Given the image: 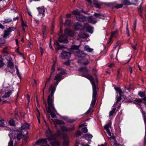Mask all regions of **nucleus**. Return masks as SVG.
I'll use <instances>...</instances> for the list:
<instances>
[{
  "label": "nucleus",
  "instance_id": "obj_1",
  "mask_svg": "<svg viewBox=\"0 0 146 146\" xmlns=\"http://www.w3.org/2000/svg\"><path fill=\"white\" fill-rule=\"evenodd\" d=\"M62 79V75H60V74H57L54 78V80H56V81L54 83V86H53L52 85L50 86L51 88L50 94L48 96L47 99L48 110H55L53 104V95L57 86Z\"/></svg>",
  "mask_w": 146,
  "mask_h": 146
},
{
  "label": "nucleus",
  "instance_id": "obj_2",
  "mask_svg": "<svg viewBox=\"0 0 146 146\" xmlns=\"http://www.w3.org/2000/svg\"><path fill=\"white\" fill-rule=\"evenodd\" d=\"M81 76L85 77L88 79L91 82L92 85L93 89L92 99L91 104L90 106L89 110H92L94 108V107L96 100V98L98 96L97 93L99 90V88L97 85H96L94 82L93 78L91 76L86 74H82Z\"/></svg>",
  "mask_w": 146,
  "mask_h": 146
},
{
  "label": "nucleus",
  "instance_id": "obj_3",
  "mask_svg": "<svg viewBox=\"0 0 146 146\" xmlns=\"http://www.w3.org/2000/svg\"><path fill=\"white\" fill-rule=\"evenodd\" d=\"M45 134L46 139H42L37 141L35 143L36 145H38L40 146H49L47 144L46 139L49 141H54L57 136V134L51 132L49 128L46 131Z\"/></svg>",
  "mask_w": 146,
  "mask_h": 146
},
{
  "label": "nucleus",
  "instance_id": "obj_4",
  "mask_svg": "<svg viewBox=\"0 0 146 146\" xmlns=\"http://www.w3.org/2000/svg\"><path fill=\"white\" fill-rule=\"evenodd\" d=\"M71 54L70 52L63 51L61 53L60 56L62 59H68L70 57Z\"/></svg>",
  "mask_w": 146,
  "mask_h": 146
},
{
  "label": "nucleus",
  "instance_id": "obj_5",
  "mask_svg": "<svg viewBox=\"0 0 146 146\" xmlns=\"http://www.w3.org/2000/svg\"><path fill=\"white\" fill-rule=\"evenodd\" d=\"M58 41L59 42L64 43H66L68 42L67 37L64 35L60 36L58 39Z\"/></svg>",
  "mask_w": 146,
  "mask_h": 146
},
{
  "label": "nucleus",
  "instance_id": "obj_6",
  "mask_svg": "<svg viewBox=\"0 0 146 146\" xmlns=\"http://www.w3.org/2000/svg\"><path fill=\"white\" fill-rule=\"evenodd\" d=\"M64 35L68 37V36H73L74 33V32L69 29H66L64 31Z\"/></svg>",
  "mask_w": 146,
  "mask_h": 146
},
{
  "label": "nucleus",
  "instance_id": "obj_7",
  "mask_svg": "<svg viewBox=\"0 0 146 146\" xmlns=\"http://www.w3.org/2000/svg\"><path fill=\"white\" fill-rule=\"evenodd\" d=\"M62 137L64 140L63 146H68L69 143L68 136L67 135H63Z\"/></svg>",
  "mask_w": 146,
  "mask_h": 146
},
{
  "label": "nucleus",
  "instance_id": "obj_8",
  "mask_svg": "<svg viewBox=\"0 0 146 146\" xmlns=\"http://www.w3.org/2000/svg\"><path fill=\"white\" fill-rule=\"evenodd\" d=\"M84 27L87 31L91 33H93V28L89 25L87 23L85 24Z\"/></svg>",
  "mask_w": 146,
  "mask_h": 146
},
{
  "label": "nucleus",
  "instance_id": "obj_9",
  "mask_svg": "<svg viewBox=\"0 0 146 146\" xmlns=\"http://www.w3.org/2000/svg\"><path fill=\"white\" fill-rule=\"evenodd\" d=\"M60 128L63 131H68L73 130L75 129L74 125H72L70 127H68L63 126H62Z\"/></svg>",
  "mask_w": 146,
  "mask_h": 146
},
{
  "label": "nucleus",
  "instance_id": "obj_10",
  "mask_svg": "<svg viewBox=\"0 0 146 146\" xmlns=\"http://www.w3.org/2000/svg\"><path fill=\"white\" fill-rule=\"evenodd\" d=\"M110 124L108 123L104 126V128L106 130L107 134L111 137L112 136L111 133L109 129V128L110 127Z\"/></svg>",
  "mask_w": 146,
  "mask_h": 146
},
{
  "label": "nucleus",
  "instance_id": "obj_11",
  "mask_svg": "<svg viewBox=\"0 0 146 146\" xmlns=\"http://www.w3.org/2000/svg\"><path fill=\"white\" fill-rule=\"evenodd\" d=\"M26 133H23L22 131H20L18 133L17 137L16 138L18 140H20L23 137L25 136L27 134V131H25Z\"/></svg>",
  "mask_w": 146,
  "mask_h": 146
},
{
  "label": "nucleus",
  "instance_id": "obj_12",
  "mask_svg": "<svg viewBox=\"0 0 146 146\" xmlns=\"http://www.w3.org/2000/svg\"><path fill=\"white\" fill-rule=\"evenodd\" d=\"M76 17L77 20L80 21L84 22L86 21V17L82 15H77Z\"/></svg>",
  "mask_w": 146,
  "mask_h": 146
},
{
  "label": "nucleus",
  "instance_id": "obj_13",
  "mask_svg": "<svg viewBox=\"0 0 146 146\" xmlns=\"http://www.w3.org/2000/svg\"><path fill=\"white\" fill-rule=\"evenodd\" d=\"M37 9L39 14H42L43 16L44 15L45 11L44 7L41 6V7H38L37 8Z\"/></svg>",
  "mask_w": 146,
  "mask_h": 146
},
{
  "label": "nucleus",
  "instance_id": "obj_14",
  "mask_svg": "<svg viewBox=\"0 0 146 146\" xmlns=\"http://www.w3.org/2000/svg\"><path fill=\"white\" fill-rule=\"evenodd\" d=\"M123 3L125 5H135L137 3H135V1L134 2H130L129 0H123Z\"/></svg>",
  "mask_w": 146,
  "mask_h": 146
},
{
  "label": "nucleus",
  "instance_id": "obj_15",
  "mask_svg": "<svg viewBox=\"0 0 146 146\" xmlns=\"http://www.w3.org/2000/svg\"><path fill=\"white\" fill-rule=\"evenodd\" d=\"M118 33V30H116L114 32H112L111 33V35L110 38V39L109 42H111V39L112 38V37H115L117 35Z\"/></svg>",
  "mask_w": 146,
  "mask_h": 146
},
{
  "label": "nucleus",
  "instance_id": "obj_16",
  "mask_svg": "<svg viewBox=\"0 0 146 146\" xmlns=\"http://www.w3.org/2000/svg\"><path fill=\"white\" fill-rule=\"evenodd\" d=\"M94 16L96 18H99L100 19H104L105 18V17L104 15L102 14L97 13H95Z\"/></svg>",
  "mask_w": 146,
  "mask_h": 146
},
{
  "label": "nucleus",
  "instance_id": "obj_17",
  "mask_svg": "<svg viewBox=\"0 0 146 146\" xmlns=\"http://www.w3.org/2000/svg\"><path fill=\"white\" fill-rule=\"evenodd\" d=\"M30 126L27 123H24L22 124L21 126V130H26L29 129Z\"/></svg>",
  "mask_w": 146,
  "mask_h": 146
},
{
  "label": "nucleus",
  "instance_id": "obj_18",
  "mask_svg": "<svg viewBox=\"0 0 146 146\" xmlns=\"http://www.w3.org/2000/svg\"><path fill=\"white\" fill-rule=\"evenodd\" d=\"M88 21L89 23L93 24H95L97 22L96 20L92 17H89L88 18Z\"/></svg>",
  "mask_w": 146,
  "mask_h": 146
},
{
  "label": "nucleus",
  "instance_id": "obj_19",
  "mask_svg": "<svg viewBox=\"0 0 146 146\" xmlns=\"http://www.w3.org/2000/svg\"><path fill=\"white\" fill-rule=\"evenodd\" d=\"M21 26L23 28V31L24 32L25 31V28H26L27 27V25L26 22L23 21L22 18H21Z\"/></svg>",
  "mask_w": 146,
  "mask_h": 146
},
{
  "label": "nucleus",
  "instance_id": "obj_20",
  "mask_svg": "<svg viewBox=\"0 0 146 146\" xmlns=\"http://www.w3.org/2000/svg\"><path fill=\"white\" fill-rule=\"evenodd\" d=\"M143 102V100L141 99L136 98L134 100L133 103L139 105L141 103Z\"/></svg>",
  "mask_w": 146,
  "mask_h": 146
},
{
  "label": "nucleus",
  "instance_id": "obj_21",
  "mask_svg": "<svg viewBox=\"0 0 146 146\" xmlns=\"http://www.w3.org/2000/svg\"><path fill=\"white\" fill-rule=\"evenodd\" d=\"M79 70L83 73H86L88 72V70L86 67H83L81 68Z\"/></svg>",
  "mask_w": 146,
  "mask_h": 146
},
{
  "label": "nucleus",
  "instance_id": "obj_22",
  "mask_svg": "<svg viewBox=\"0 0 146 146\" xmlns=\"http://www.w3.org/2000/svg\"><path fill=\"white\" fill-rule=\"evenodd\" d=\"M83 137L86 140H90L92 137L93 136L91 134H85Z\"/></svg>",
  "mask_w": 146,
  "mask_h": 146
},
{
  "label": "nucleus",
  "instance_id": "obj_23",
  "mask_svg": "<svg viewBox=\"0 0 146 146\" xmlns=\"http://www.w3.org/2000/svg\"><path fill=\"white\" fill-rule=\"evenodd\" d=\"M120 104L116 102L114 105L115 107L113 108V110H118L120 107Z\"/></svg>",
  "mask_w": 146,
  "mask_h": 146
},
{
  "label": "nucleus",
  "instance_id": "obj_24",
  "mask_svg": "<svg viewBox=\"0 0 146 146\" xmlns=\"http://www.w3.org/2000/svg\"><path fill=\"white\" fill-rule=\"evenodd\" d=\"M138 11L141 17H142L143 15L142 14L143 7H142L141 5H140L139 8H138Z\"/></svg>",
  "mask_w": 146,
  "mask_h": 146
},
{
  "label": "nucleus",
  "instance_id": "obj_25",
  "mask_svg": "<svg viewBox=\"0 0 146 146\" xmlns=\"http://www.w3.org/2000/svg\"><path fill=\"white\" fill-rule=\"evenodd\" d=\"M8 67L11 69H13L14 68V64L12 61L8 62Z\"/></svg>",
  "mask_w": 146,
  "mask_h": 146
},
{
  "label": "nucleus",
  "instance_id": "obj_26",
  "mask_svg": "<svg viewBox=\"0 0 146 146\" xmlns=\"http://www.w3.org/2000/svg\"><path fill=\"white\" fill-rule=\"evenodd\" d=\"M55 110H53V111H51L52 110H48L47 112L50 113V115L53 118L55 117L56 116V115L55 113Z\"/></svg>",
  "mask_w": 146,
  "mask_h": 146
},
{
  "label": "nucleus",
  "instance_id": "obj_27",
  "mask_svg": "<svg viewBox=\"0 0 146 146\" xmlns=\"http://www.w3.org/2000/svg\"><path fill=\"white\" fill-rule=\"evenodd\" d=\"M84 50L89 52H92L93 50V49L90 48L87 45H86L84 48Z\"/></svg>",
  "mask_w": 146,
  "mask_h": 146
},
{
  "label": "nucleus",
  "instance_id": "obj_28",
  "mask_svg": "<svg viewBox=\"0 0 146 146\" xmlns=\"http://www.w3.org/2000/svg\"><path fill=\"white\" fill-rule=\"evenodd\" d=\"M93 4L96 7L98 8H100L101 5H102L101 3H99L98 1H94Z\"/></svg>",
  "mask_w": 146,
  "mask_h": 146
},
{
  "label": "nucleus",
  "instance_id": "obj_29",
  "mask_svg": "<svg viewBox=\"0 0 146 146\" xmlns=\"http://www.w3.org/2000/svg\"><path fill=\"white\" fill-rule=\"evenodd\" d=\"M50 144L52 146H59L60 144V142L55 141L54 142H50Z\"/></svg>",
  "mask_w": 146,
  "mask_h": 146
},
{
  "label": "nucleus",
  "instance_id": "obj_30",
  "mask_svg": "<svg viewBox=\"0 0 146 146\" xmlns=\"http://www.w3.org/2000/svg\"><path fill=\"white\" fill-rule=\"evenodd\" d=\"M87 36V34L84 33H80L78 35V37L80 38H84Z\"/></svg>",
  "mask_w": 146,
  "mask_h": 146
},
{
  "label": "nucleus",
  "instance_id": "obj_31",
  "mask_svg": "<svg viewBox=\"0 0 146 146\" xmlns=\"http://www.w3.org/2000/svg\"><path fill=\"white\" fill-rule=\"evenodd\" d=\"M52 76V75H50L49 78L46 79L45 88L46 87V86H48V85H47L49 83L50 81L51 80Z\"/></svg>",
  "mask_w": 146,
  "mask_h": 146
},
{
  "label": "nucleus",
  "instance_id": "obj_32",
  "mask_svg": "<svg viewBox=\"0 0 146 146\" xmlns=\"http://www.w3.org/2000/svg\"><path fill=\"white\" fill-rule=\"evenodd\" d=\"M12 91H11L7 92V93H5V94L2 97V98H4L9 97Z\"/></svg>",
  "mask_w": 146,
  "mask_h": 146
},
{
  "label": "nucleus",
  "instance_id": "obj_33",
  "mask_svg": "<svg viewBox=\"0 0 146 146\" xmlns=\"http://www.w3.org/2000/svg\"><path fill=\"white\" fill-rule=\"evenodd\" d=\"M55 122L58 125L65 124V123L63 121L58 119H56Z\"/></svg>",
  "mask_w": 146,
  "mask_h": 146
},
{
  "label": "nucleus",
  "instance_id": "obj_34",
  "mask_svg": "<svg viewBox=\"0 0 146 146\" xmlns=\"http://www.w3.org/2000/svg\"><path fill=\"white\" fill-rule=\"evenodd\" d=\"M115 90L119 93V95H121L123 94L121 90L119 87L115 88Z\"/></svg>",
  "mask_w": 146,
  "mask_h": 146
},
{
  "label": "nucleus",
  "instance_id": "obj_35",
  "mask_svg": "<svg viewBox=\"0 0 146 146\" xmlns=\"http://www.w3.org/2000/svg\"><path fill=\"white\" fill-rule=\"evenodd\" d=\"M142 114L143 115L144 122L145 125V128L146 131V113L143 110Z\"/></svg>",
  "mask_w": 146,
  "mask_h": 146
},
{
  "label": "nucleus",
  "instance_id": "obj_36",
  "mask_svg": "<svg viewBox=\"0 0 146 146\" xmlns=\"http://www.w3.org/2000/svg\"><path fill=\"white\" fill-rule=\"evenodd\" d=\"M138 94L141 98L144 97L145 96V92L140 91L138 93Z\"/></svg>",
  "mask_w": 146,
  "mask_h": 146
},
{
  "label": "nucleus",
  "instance_id": "obj_37",
  "mask_svg": "<svg viewBox=\"0 0 146 146\" xmlns=\"http://www.w3.org/2000/svg\"><path fill=\"white\" fill-rule=\"evenodd\" d=\"M71 49L74 50H77L79 49V46L76 45H71Z\"/></svg>",
  "mask_w": 146,
  "mask_h": 146
},
{
  "label": "nucleus",
  "instance_id": "obj_38",
  "mask_svg": "<svg viewBox=\"0 0 146 146\" xmlns=\"http://www.w3.org/2000/svg\"><path fill=\"white\" fill-rule=\"evenodd\" d=\"M10 31H9L8 29L7 31H5V33L4 34L3 36L4 38L6 37L7 36L9 35L10 34Z\"/></svg>",
  "mask_w": 146,
  "mask_h": 146
},
{
  "label": "nucleus",
  "instance_id": "obj_39",
  "mask_svg": "<svg viewBox=\"0 0 146 146\" xmlns=\"http://www.w3.org/2000/svg\"><path fill=\"white\" fill-rule=\"evenodd\" d=\"M115 110H111L110 112L109 116H113L115 115L116 112L115 111Z\"/></svg>",
  "mask_w": 146,
  "mask_h": 146
},
{
  "label": "nucleus",
  "instance_id": "obj_40",
  "mask_svg": "<svg viewBox=\"0 0 146 146\" xmlns=\"http://www.w3.org/2000/svg\"><path fill=\"white\" fill-rule=\"evenodd\" d=\"M5 58L6 60L8 62L13 61L12 58L11 57L7 55L5 57Z\"/></svg>",
  "mask_w": 146,
  "mask_h": 146
},
{
  "label": "nucleus",
  "instance_id": "obj_41",
  "mask_svg": "<svg viewBox=\"0 0 146 146\" xmlns=\"http://www.w3.org/2000/svg\"><path fill=\"white\" fill-rule=\"evenodd\" d=\"M123 5L122 4H116L114 7L116 9H119L121 8L123 6Z\"/></svg>",
  "mask_w": 146,
  "mask_h": 146
},
{
  "label": "nucleus",
  "instance_id": "obj_42",
  "mask_svg": "<svg viewBox=\"0 0 146 146\" xmlns=\"http://www.w3.org/2000/svg\"><path fill=\"white\" fill-rule=\"evenodd\" d=\"M66 74V70L64 69H62L58 74H60V75H62H62H65Z\"/></svg>",
  "mask_w": 146,
  "mask_h": 146
},
{
  "label": "nucleus",
  "instance_id": "obj_43",
  "mask_svg": "<svg viewBox=\"0 0 146 146\" xmlns=\"http://www.w3.org/2000/svg\"><path fill=\"white\" fill-rule=\"evenodd\" d=\"M128 22L127 21L126 25V34L128 36H129L130 35L129 33V31L128 28Z\"/></svg>",
  "mask_w": 146,
  "mask_h": 146
},
{
  "label": "nucleus",
  "instance_id": "obj_44",
  "mask_svg": "<svg viewBox=\"0 0 146 146\" xmlns=\"http://www.w3.org/2000/svg\"><path fill=\"white\" fill-rule=\"evenodd\" d=\"M73 14L74 15H79L80 14V12H79L78 10L73 11H72Z\"/></svg>",
  "mask_w": 146,
  "mask_h": 146
},
{
  "label": "nucleus",
  "instance_id": "obj_45",
  "mask_svg": "<svg viewBox=\"0 0 146 146\" xmlns=\"http://www.w3.org/2000/svg\"><path fill=\"white\" fill-rule=\"evenodd\" d=\"M70 20L67 19L66 20L65 23L64 24L65 26H69L70 25Z\"/></svg>",
  "mask_w": 146,
  "mask_h": 146
},
{
  "label": "nucleus",
  "instance_id": "obj_46",
  "mask_svg": "<svg viewBox=\"0 0 146 146\" xmlns=\"http://www.w3.org/2000/svg\"><path fill=\"white\" fill-rule=\"evenodd\" d=\"M83 60H86L85 62H82V63L84 64V65L86 66L89 64V62L87 60H86V59L85 58H83Z\"/></svg>",
  "mask_w": 146,
  "mask_h": 146
},
{
  "label": "nucleus",
  "instance_id": "obj_47",
  "mask_svg": "<svg viewBox=\"0 0 146 146\" xmlns=\"http://www.w3.org/2000/svg\"><path fill=\"white\" fill-rule=\"evenodd\" d=\"M10 125L12 126H14L15 125V123L14 120L13 119L10 120L9 122Z\"/></svg>",
  "mask_w": 146,
  "mask_h": 146
},
{
  "label": "nucleus",
  "instance_id": "obj_48",
  "mask_svg": "<svg viewBox=\"0 0 146 146\" xmlns=\"http://www.w3.org/2000/svg\"><path fill=\"white\" fill-rule=\"evenodd\" d=\"M83 54V53L82 52L80 51L77 53V55L78 57H82V55Z\"/></svg>",
  "mask_w": 146,
  "mask_h": 146
},
{
  "label": "nucleus",
  "instance_id": "obj_49",
  "mask_svg": "<svg viewBox=\"0 0 146 146\" xmlns=\"http://www.w3.org/2000/svg\"><path fill=\"white\" fill-rule=\"evenodd\" d=\"M76 120V119H70L67 121V122L69 123H72L75 121Z\"/></svg>",
  "mask_w": 146,
  "mask_h": 146
},
{
  "label": "nucleus",
  "instance_id": "obj_50",
  "mask_svg": "<svg viewBox=\"0 0 146 146\" xmlns=\"http://www.w3.org/2000/svg\"><path fill=\"white\" fill-rule=\"evenodd\" d=\"M55 64H54L53 65L52 67L51 70L52 72H51L50 75H52L53 74V72L54 71L55 69Z\"/></svg>",
  "mask_w": 146,
  "mask_h": 146
},
{
  "label": "nucleus",
  "instance_id": "obj_51",
  "mask_svg": "<svg viewBox=\"0 0 146 146\" xmlns=\"http://www.w3.org/2000/svg\"><path fill=\"white\" fill-rule=\"evenodd\" d=\"M82 133L80 131H78L76 133V135L77 136H79L81 135Z\"/></svg>",
  "mask_w": 146,
  "mask_h": 146
},
{
  "label": "nucleus",
  "instance_id": "obj_52",
  "mask_svg": "<svg viewBox=\"0 0 146 146\" xmlns=\"http://www.w3.org/2000/svg\"><path fill=\"white\" fill-rule=\"evenodd\" d=\"M122 95H121L120 96L119 95V97H117V100L116 102H119L120 100H121V97L122 96Z\"/></svg>",
  "mask_w": 146,
  "mask_h": 146
},
{
  "label": "nucleus",
  "instance_id": "obj_53",
  "mask_svg": "<svg viewBox=\"0 0 146 146\" xmlns=\"http://www.w3.org/2000/svg\"><path fill=\"white\" fill-rule=\"evenodd\" d=\"M1 59H2V58L1 57V58H0V67L3 66L5 64L3 62V60Z\"/></svg>",
  "mask_w": 146,
  "mask_h": 146
},
{
  "label": "nucleus",
  "instance_id": "obj_54",
  "mask_svg": "<svg viewBox=\"0 0 146 146\" xmlns=\"http://www.w3.org/2000/svg\"><path fill=\"white\" fill-rule=\"evenodd\" d=\"M82 131L84 133H86L88 131V129L86 127H84L82 128Z\"/></svg>",
  "mask_w": 146,
  "mask_h": 146
},
{
  "label": "nucleus",
  "instance_id": "obj_55",
  "mask_svg": "<svg viewBox=\"0 0 146 146\" xmlns=\"http://www.w3.org/2000/svg\"><path fill=\"white\" fill-rule=\"evenodd\" d=\"M16 29V28L15 27H9L8 29L10 32L13 31H14Z\"/></svg>",
  "mask_w": 146,
  "mask_h": 146
},
{
  "label": "nucleus",
  "instance_id": "obj_56",
  "mask_svg": "<svg viewBox=\"0 0 146 146\" xmlns=\"http://www.w3.org/2000/svg\"><path fill=\"white\" fill-rule=\"evenodd\" d=\"M137 22V19H135L134 23V26H133L134 29V30H135L136 27Z\"/></svg>",
  "mask_w": 146,
  "mask_h": 146
},
{
  "label": "nucleus",
  "instance_id": "obj_57",
  "mask_svg": "<svg viewBox=\"0 0 146 146\" xmlns=\"http://www.w3.org/2000/svg\"><path fill=\"white\" fill-rule=\"evenodd\" d=\"M113 145L115 146H119V144L117 143L116 141L114 140L113 142Z\"/></svg>",
  "mask_w": 146,
  "mask_h": 146
},
{
  "label": "nucleus",
  "instance_id": "obj_58",
  "mask_svg": "<svg viewBox=\"0 0 146 146\" xmlns=\"http://www.w3.org/2000/svg\"><path fill=\"white\" fill-rule=\"evenodd\" d=\"M32 84L33 86H36V82L35 80H34L32 83Z\"/></svg>",
  "mask_w": 146,
  "mask_h": 146
},
{
  "label": "nucleus",
  "instance_id": "obj_59",
  "mask_svg": "<svg viewBox=\"0 0 146 146\" xmlns=\"http://www.w3.org/2000/svg\"><path fill=\"white\" fill-rule=\"evenodd\" d=\"M2 52L4 54H5V55H7L8 53V52L7 50H3Z\"/></svg>",
  "mask_w": 146,
  "mask_h": 146
},
{
  "label": "nucleus",
  "instance_id": "obj_60",
  "mask_svg": "<svg viewBox=\"0 0 146 146\" xmlns=\"http://www.w3.org/2000/svg\"><path fill=\"white\" fill-rule=\"evenodd\" d=\"M137 45V44L136 43L134 45L132 46V47L134 50H135L136 49V46Z\"/></svg>",
  "mask_w": 146,
  "mask_h": 146
},
{
  "label": "nucleus",
  "instance_id": "obj_61",
  "mask_svg": "<svg viewBox=\"0 0 146 146\" xmlns=\"http://www.w3.org/2000/svg\"><path fill=\"white\" fill-rule=\"evenodd\" d=\"M12 20L11 19H5V22L6 23H8L9 22H11L12 21Z\"/></svg>",
  "mask_w": 146,
  "mask_h": 146
},
{
  "label": "nucleus",
  "instance_id": "obj_62",
  "mask_svg": "<svg viewBox=\"0 0 146 146\" xmlns=\"http://www.w3.org/2000/svg\"><path fill=\"white\" fill-rule=\"evenodd\" d=\"M13 141H11L9 142L8 144V146H13Z\"/></svg>",
  "mask_w": 146,
  "mask_h": 146
},
{
  "label": "nucleus",
  "instance_id": "obj_63",
  "mask_svg": "<svg viewBox=\"0 0 146 146\" xmlns=\"http://www.w3.org/2000/svg\"><path fill=\"white\" fill-rule=\"evenodd\" d=\"M129 70L130 72V74H131L133 71L132 68L130 66H129Z\"/></svg>",
  "mask_w": 146,
  "mask_h": 146
},
{
  "label": "nucleus",
  "instance_id": "obj_64",
  "mask_svg": "<svg viewBox=\"0 0 146 146\" xmlns=\"http://www.w3.org/2000/svg\"><path fill=\"white\" fill-rule=\"evenodd\" d=\"M17 52L19 54H20L21 56H23V53H20V52H19V50H18V48H17Z\"/></svg>",
  "mask_w": 146,
  "mask_h": 146
}]
</instances>
